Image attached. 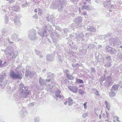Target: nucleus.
Listing matches in <instances>:
<instances>
[{
  "label": "nucleus",
  "mask_w": 122,
  "mask_h": 122,
  "mask_svg": "<svg viewBox=\"0 0 122 122\" xmlns=\"http://www.w3.org/2000/svg\"><path fill=\"white\" fill-rule=\"evenodd\" d=\"M35 73V72L31 71L30 70L27 69L26 71L25 76L27 77L31 78L34 76Z\"/></svg>",
  "instance_id": "nucleus-10"
},
{
  "label": "nucleus",
  "mask_w": 122,
  "mask_h": 122,
  "mask_svg": "<svg viewBox=\"0 0 122 122\" xmlns=\"http://www.w3.org/2000/svg\"><path fill=\"white\" fill-rule=\"evenodd\" d=\"M109 43L112 46H117L120 45L121 43L119 39H115V38H111L109 40Z\"/></svg>",
  "instance_id": "nucleus-5"
},
{
  "label": "nucleus",
  "mask_w": 122,
  "mask_h": 122,
  "mask_svg": "<svg viewBox=\"0 0 122 122\" xmlns=\"http://www.w3.org/2000/svg\"><path fill=\"white\" fill-rule=\"evenodd\" d=\"M82 18L81 17H77L75 18L74 20L76 24H79L82 22Z\"/></svg>",
  "instance_id": "nucleus-14"
},
{
  "label": "nucleus",
  "mask_w": 122,
  "mask_h": 122,
  "mask_svg": "<svg viewBox=\"0 0 122 122\" xmlns=\"http://www.w3.org/2000/svg\"><path fill=\"white\" fill-rule=\"evenodd\" d=\"M117 71L119 73H122V67H120L117 68Z\"/></svg>",
  "instance_id": "nucleus-35"
},
{
  "label": "nucleus",
  "mask_w": 122,
  "mask_h": 122,
  "mask_svg": "<svg viewBox=\"0 0 122 122\" xmlns=\"http://www.w3.org/2000/svg\"><path fill=\"white\" fill-rule=\"evenodd\" d=\"M71 0V1L73 3L76 2L78 1V0Z\"/></svg>",
  "instance_id": "nucleus-61"
},
{
  "label": "nucleus",
  "mask_w": 122,
  "mask_h": 122,
  "mask_svg": "<svg viewBox=\"0 0 122 122\" xmlns=\"http://www.w3.org/2000/svg\"><path fill=\"white\" fill-rule=\"evenodd\" d=\"M95 95L97 96H99L100 95L98 92L96 90H95Z\"/></svg>",
  "instance_id": "nucleus-47"
},
{
  "label": "nucleus",
  "mask_w": 122,
  "mask_h": 122,
  "mask_svg": "<svg viewBox=\"0 0 122 122\" xmlns=\"http://www.w3.org/2000/svg\"><path fill=\"white\" fill-rule=\"evenodd\" d=\"M91 70L92 72H94L95 71V69L94 68H91Z\"/></svg>",
  "instance_id": "nucleus-57"
},
{
  "label": "nucleus",
  "mask_w": 122,
  "mask_h": 122,
  "mask_svg": "<svg viewBox=\"0 0 122 122\" xmlns=\"http://www.w3.org/2000/svg\"><path fill=\"white\" fill-rule=\"evenodd\" d=\"M17 52H16L12 53L10 54V57H11L12 58H15L17 56Z\"/></svg>",
  "instance_id": "nucleus-25"
},
{
  "label": "nucleus",
  "mask_w": 122,
  "mask_h": 122,
  "mask_svg": "<svg viewBox=\"0 0 122 122\" xmlns=\"http://www.w3.org/2000/svg\"><path fill=\"white\" fill-rule=\"evenodd\" d=\"M78 93L82 95L85 93V92L81 89H80L78 91Z\"/></svg>",
  "instance_id": "nucleus-41"
},
{
  "label": "nucleus",
  "mask_w": 122,
  "mask_h": 122,
  "mask_svg": "<svg viewBox=\"0 0 122 122\" xmlns=\"http://www.w3.org/2000/svg\"><path fill=\"white\" fill-rule=\"evenodd\" d=\"M51 84H53V85H52L51 86V87H53L55 85V84L54 82H52L51 83Z\"/></svg>",
  "instance_id": "nucleus-64"
},
{
  "label": "nucleus",
  "mask_w": 122,
  "mask_h": 122,
  "mask_svg": "<svg viewBox=\"0 0 122 122\" xmlns=\"http://www.w3.org/2000/svg\"><path fill=\"white\" fill-rule=\"evenodd\" d=\"M38 15L40 16L42 14V10L40 8H38Z\"/></svg>",
  "instance_id": "nucleus-36"
},
{
  "label": "nucleus",
  "mask_w": 122,
  "mask_h": 122,
  "mask_svg": "<svg viewBox=\"0 0 122 122\" xmlns=\"http://www.w3.org/2000/svg\"><path fill=\"white\" fill-rule=\"evenodd\" d=\"M18 35L16 33H14L11 36V38L13 40H17L18 41H19L20 39L18 37Z\"/></svg>",
  "instance_id": "nucleus-16"
},
{
  "label": "nucleus",
  "mask_w": 122,
  "mask_h": 122,
  "mask_svg": "<svg viewBox=\"0 0 122 122\" xmlns=\"http://www.w3.org/2000/svg\"><path fill=\"white\" fill-rule=\"evenodd\" d=\"M68 88L71 91L74 93L76 92L78 90V89L76 86H68Z\"/></svg>",
  "instance_id": "nucleus-15"
},
{
  "label": "nucleus",
  "mask_w": 122,
  "mask_h": 122,
  "mask_svg": "<svg viewBox=\"0 0 122 122\" xmlns=\"http://www.w3.org/2000/svg\"><path fill=\"white\" fill-rule=\"evenodd\" d=\"M111 47H110L109 46H106L105 50L106 51L109 52L110 50L111 49Z\"/></svg>",
  "instance_id": "nucleus-34"
},
{
  "label": "nucleus",
  "mask_w": 122,
  "mask_h": 122,
  "mask_svg": "<svg viewBox=\"0 0 122 122\" xmlns=\"http://www.w3.org/2000/svg\"><path fill=\"white\" fill-rule=\"evenodd\" d=\"M10 15L11 17L10 18V19L12 21L13 20L15 25H20V20L14 12H10Z\"/></svg>",
  "instance_id": "nucleus-3"
},
{
  "label": "nucleus",
  "mask_w": 122,
  "mask_h": 122,
  "mask_svg": "<svg viewBox=\"0 0 122 122\" xmlns=\"http://www.w3.org/2000/svg\"><path fill=\"white\" fill-rule=\"evenodd\" d=\"M113 91H111L109 92V95L110 97H113L115 96L116 95V93Z\"/></svg>",
  "instance_id": "nucleus-27"
},
{
  "label": "nucleus",
  "mask_w": 122,
  "mask_h": 122,
  "mask_svg": "<svg viewBox=\"0 0 122 122\" xmlns=\"http://www.w3.org/2000/svg\"><path fill=\"white\" fill-rule=\"evenodd\" d=\"M14 1V0H10L9 1L10 3H12Z\"/></svg>",
  "instance_id": "nucleus-60"
},
{
  "label": "nucleus",
  "mask_w": 122,
  "mask_h": 122,
  "mask_svg": "<svg viewBox=\"0 0 122 122\" xmlns=\"http://www.w3.org/2000/svg\"><path fill=\"white\" fill-rule=\"evenodd\" d=\"M51 79H46V82H50L51 81Z\"/></svg>",
  "instance_id": "nucleus-59"
},
{
  "label": "nucleus",
  "mask_w": 122,
  "mask_h": 122,
  "mask_svg": "<svg viewBox=\"0 0 122 122\" xmlns=\"http://www.w3.org/2000/svg\"><path fill=\"white\" fill-rule=\"evenodd\" d=\"M105 103L106 105V107L107 108L108 110H109L110 109V105L109 103L107 101H105Z\"/></svg>",
  "instance_id": "nucleus-33"
},
{
  "label": "nucleus",
  "mask_w": 122,
  "mask_h": 122,
  "mask_svg": "<svg viewBox=\"0 0 122 122\" xmlns=\"http://www.w3.org/2000/svg\"><path fill=\"white\" fill-rule=\"evenodd\" d=\"M73 101L71 98L69 97L68 99V105L69 106L71 105L72 104Z\"/></svg>",
  "instance_id": "nucleus-29"
},
{
  "label": "nucleus",
  "mask_w": 122,
  "mask_h": 122,
  "mask_svg": "<svg viewBox=\"0 0 122 122\" xmlns=\"http://www.w3.org/2000/svg\"><path fill=\"white\" fill-rule=\"evenodd\" d=\"M87 103V102H86L83 105L84 106V108L85 109H86L87 108V107L86 106V104Z\"/></svg>",
  "instance_id": "nucleus-50"
},
{
  "label": "nucleus",
  "mask_w": 122,
  "mask_h": 122,
  "mask_svg": "<svg viewBox=\"0 0 122 122\" xmlns=\"http://www.w3.org/2000/svg\"><path fill=\"white\" fill-rule=\"evenodd\" d=\"M4 52H5V54H6L8 52L7 50V49H5L4 50Z\"/></svg>",
  "instance_id": "nucleus-63"
},
{
  "label": "nucleus",
  "mask_w": 122,
  "mask_h": 122,
  "mask_svg": "<svg viewBox=\"0 0 122 122\" xmlns=\"http://www.w3.org/2000/svg\"><path fill=\"white\" fill-rule=\"evenodd\" d=\"M76 81L77 82H79L80 83H83V81L82 80L80 79H77Z\"/></svg>",
  "instance_id": "nucleus-46"
},
{
  "label": "nucleus",
  "mask_w": 122,
  "mask_h": 122,
  "mask_svg": "<svg viewBox=\"0 0 122 122\" xmlns=\"http://www.w3.org/2000/svg\"><path fill=\"white\" fill-rule=\"evenodd\" d=\"M106 60L107 61H111V57L110 56H107L106 58Z\"/></svg>",
  "instance_id": "nucleus-45"
},
{
  "label": "nucleus",
  "mask_w": 122,
  "mask_h": 122,
  "mask_svg": "<svg viewBox=\"0 0 122 122\" xmlns=\"http://www.w3.org/2000/svg\"><path fill=\"white\" fill-rule=\"evenodd\" d=\"M34 105V103L33 102L29 104V106L30 107L32 106H33Z\"/></svg>",
  "instance_id": "nucleus-58"
},
{
  "label": "nucleus",
  "mask_w": 122,
  "mask_h": 122,
  "mask_svg": "<svg viewBox=\"0 0 122 122\" xmlns=\"http://www.w3.org/2000/svg\"><path fill=\"white\" fill-rule=\"evenodd\" d=\"M61 92V91L59 90L56 91L55 92V94L53 96L54 99H56V101L58 100V97L63 99L64 98V97L63 96L60 95V93Z\"/></svg>",
  "instance_id": "nucleus-8"
},
{
  "label": "nucleus",
  "mask_w": 122,
  "mask_h": 122,
  "mask_svg": "<svg viewBox=\"0 0 122 122\" xmlns=\"http://www.w3.org/2000/svg\"><path fill=\"white\" fill-rule=\"evenodd\" d=\"M33 17L35 19H36L37 18V14H35L33 16Z\"/></svg>",
  "instance_id": "nucleus-56"
},
{
  "label": "nucleus",
  "mask_w": 122,
  "mask_h": 122,
  "mask_svg": "<svg viewBox=\"0 0 122 122\" xmlns=\"http://www.w3.org/2000/svg\"><path fill=\"white\" fill-rule=\"evenodd\" d=\"M116 52V50L114 48H112L109 53L112 54H115Z\"/></svg>",
  "instance_id": "nucleus-31"
},
{
  "label": "nucleus",
  "mask_w": 122,
  "mask_h": 122,
  "mask_svg": "<svg viewBox=\"0 0 122 122\" xmlns=\"http://www.w3.org/2000/svg\"><path fill=\"white\" fill-rule=\"evenodd\" d=\"M75 35L76 39L77 41H80L81 40V39L84 37V36L82 33H79L77 32L76 33H73V35Z\"/></svg>",
  "instance_id": "nucleus-9"
},
{
  "label": "nucleus",
  "mask_w": 122,
  "mask_h": 122,
  "mask_svg": "<svg viewBox=\"0 0 122 122\" xmlns=\"http://www.w3.org/2000/svg\"><path fill=\"white\" fill-rule=\"evenodd\" d=\"M106 80V78L105 76H102L100 79L99 81L101 85L103 83V81Z\"/></svg>",
  "instance_id": "nucleus-28"
},
{
  "label": "nucleus",
  "mask_w": 122,
  "mask_h": 122,
  "mask_svg": "<svg viewBox=\"0 0 122 122\" xmlns=\"http://www.w3.org/2000/svg\"><path fill=\"white\" fill-rule=\"evenodd\" d=\"M29 37L32 40H35L37 39L36 36V32L35 30H33L30 31L28 35Z\"/></svg>",
  "instance_id": "nucleus-7"
},
{
  "label": "nucleus",
  "mask_w": 122,
  "mask_h": 122,
  "mask_svg": "<svg viewBox=\"0 0 122 122\" xmlns=\"http://www.w3.org/2000/svg\"><path fill=\"white\" fill-rule=\"evenodd\" d=\"M29 4L28 3H27L26 1L25 2V4H22L21 5V6L22 8H24L25 7H26Z\"/></svg>",
  "instance_id": "nucleus-43"
},
{
  "label": "nucleus",
  "mask_w": 122,
  "mask_h": 122,
  "mask_svg": "<svg viewBox=\"0 0 122 122\" xmlns=\"http://www.w3.org/2000/svg\"><path fill=\"white\" fill-rule=\"evenodd\" d=\"M4 19L5 20V24H7L9 20L8 17L5 15Z\"/></svg>",
  "instance_id": "nucleus-37"
},
{
  "label": "nucleus",
  "mask_w": 122,
  "mask_h": 122,
  "mask_svg": "<svg viewBox=\"0 0 122 122\" xmlns=\"http://www.w3.org/2000/svg\"><path fill=\"white\" fill-rule=\"evenodd\" d=\"M19 94L20 97L23 98H26L29 94V92L28 90V88L24 86L23 83L19 84Z\"/></svg>",
  "instance_id": "nucleus-1"
},
{
  "label": "nucleus",
  "mask_w": 122,
  "mask_h": 122,
  "mask_svg": "<svg viewBox=\"0 0 122 122\" xmlns=\"http://www.w3.org/2000/svg\"><path fill=\"white\" fill-rule=\"evenodd\" d=\"M111 4L110 1L108 0L103 2V4L104 6L105 7H111L110 6Z\"/></svg>",
  "instance_id": "nucleus-17"
},
{
  "label": "nucleus",
  "mask_w": 122,
  "mask_h": 122,
  "mask_svg": "<svg viewBox=\"0 0 122 122\" xmlns=\"http://www.w3.org/2000/svg\"><path fill=\"white\" fill-rule=\"evenodd\" d=\"M6 77V75L5 73H2L0 75V81L4 80Z\"/></svg>",
  "instance_id": "nucleus-26"
},
{
  "label": "nucleus",
  "mask_w": 122,
  "mask_h": 122,
  "mask_svg": "<svg viewBox=\"0 0 122 122\" xmlns=\"http://www.w3.org/2000/svg\"><path fill=\"white\" fill-rule=\"evenodd\" d=\"M92 9V7L89 5L86 6L82 5L81 8L82 10H90Z\"/></svg>",
  "instance_id": "nucleus-18"
},
{
  "label": "nucleus",
  "mask_w": 122,
  "mask_h": 122,
  "mask_svg": "<svg viewBox=\"0 0 122 122\" xmlns=\"http://www.w3.org/2000/svg\"><path fill=\"white\" fill-rule=\"evenodd\" d=\"M68 31V30L67 28H65L64 29V31L65 33H66Z\"/></svg>",
  "instance_id": "nucleus-49"
},
{
  "label": "nucleus",
  "mask_w": 122,
  "mask_h": 122,
  "mask_svg": "<svg viewBox=\"0 0 122 122\" xmlns=\"http://www.w3.org/2000/svg\"><path fill=\"white\" fill-rule=\"evenodd\" d=\"M113 81L110 76L107 77L105 82L104 83V86L107 87L111 86L113 83Z\"/></svg>",
  "instance_id": "nucleus-4"
},
{
  "label": "nucleus",
  "mask_w": 122,
  "mask_h": 122,
  "mask_svg": "<svg viewBox=\"0 0 122 122\" xmlns=\"http://www.w3.org/2000/svg\"><path fill=\"white\" fill-rule=\"evenodd\" d=\"M87 13L86 12H85L82 13V15H86Z\"/></svg>",
  "instance_id": "nucleus-62"
},
{
  "label": "nucleus",
  "mask_w": 122,
  "mask_h": 122,
  "mask_svg": "<svg viewBox=\"0 0 122 122\" xmlns=\"http://www.w3.org/2000/svg\"><path fill=\"white\" fill-rule=\"evenodd\" d=\"M46 26L42 27L39 30L40 31L38 34L42 37H44L47 36V32L46 31Z\"/></svg>",
  "instance_id": "nucleus-6"
},
{
  "label": "nucleus",
  "mask_w": 122,
  "mask_h": 122,
  "mask_svg": "<svg viewBox=\"0 0 122 122\" xmlns=\"http://www.w3.org/2000/svg\"><path fill=\"white\" fill-rule=\"evenodd\" d=\"M111 61H107L106 64L105 65V66L107 67L110 66H111Z\"/></svg>",
  "instance_id": "nucleus-38"
},
{
  "label": "nucleus",
  "mask_w": 122,
  "mask_h": 122,
  "mask_svg": "<svg viewBox=\"0 0 122 122\" xmlns=\"http://www.w3.org/2000/svg\"><path fill=\"white\" fill-rule=\"evenodd\" d=\"M50 34L51 37L53 39L58 38L59 36L58 33L56 32H54L52 33H50Z\"/></svg>",
  "instance_id": "nucleus-20"
},
{
  "label": "nucleus",
  "mask_w": 122,
  "mask_h": 122,
  "mask_svg": "<svg viewBox=\"0 0 122 122\" xmlns=\"http://www.w3.org/2000/svg\"><path fill=\"white\" fill-rule=\"evenodd\" d=\"M56 1L58 3L57 6L59 9H61L62 8V0H56Z\"/></svg>",
  "instance_id": "nucleus-21"
},
{
  "label": "nucleus",
  "mask_w": 122,
  "mask_h": 122,
  "mask_svg": "<svg viewBox=\"0 0 122 122\" xmlns=\"http://www.w3.org/2000/svg\"><path fill=\"white\" fill-rule=\"evenodd\" d=\"M117 57L119 59V60L120 59L121 61H122V51L121 53V52L118 53Z\"/></svg>",
  "instance_id": "nucleus-32"
},
{
  "label": "nucleus",
  "mask_w": 122,
  "mask_h": 122,
  "mask_svg": "<svg viewBox=\"0 0 122 122\" xmlns=\"http://www.w3.org/2000/svg\"><path fill=\"white\" fill-rule=\"evenodd\" d=\"M66 76L69 79H72L73 78L72 76L70 74H66Z\"/></svg>",
  "instance_id": "nucleus-40"
},
{
  "label": "nucleus",
  "mask_w": 122,
  "mask_h": 122,
  "mask_svg": "<svg viewBox=\"0 0 122 122\" xmlns=\"http://www.w3.org/2000/svg\"><path fill=\"white\" fill-rule=\"evenodd\" d=\"M40 118L39 117H37L35 118L34 119L35 122H38L40 120Z\"/></svg>",
  "instance_id": "nucleus-44"
},
{
  "label": "nucleus",
  "mask_w": 122,
  "mask_h": 122,
  "mask_svg": "<svg viewBox=\"0 0 122 122\" xmlns=\"http://www.w3.org/2000/svg\"><path fill=\"white\" fill-rule=\"evenodd\" d=\"M47 29L49 30V33L51 32L52 30H53V29L51 28V25H49L48 26Z\"/></svg>",
  "instance_id": "nucleus-39"
},
{
  "label": "nucleus",
  "mask_w": 122,
  "mask_h": 122,
  "mask_svg": "<svg viewBox=\"0 0 122 122\" xmlns=\"http://www.w3.org/2000/svg\"><path fill=\"white\" fill-rule=\"evenodd\" d=\"M6 41L7 40V41H8L10 43V44H11V43H14V42H11V41H10V39L9 38H7V39L6 40V39H5V41H6Z\"/></svg>",
  "instance_id": "nucleus-48"
},
{
  "label": "nucleus",
  "mask_w": 122,
  "mask_h": 122,
  "mask_svg": "<svg viewBox=\"0 0 122 122\" xmlns=\"http://www.w3.org/2000/svg\"><path fill=\"white\" fill-rule=\"evenodd\" d=\"M7 80L5 79L4 80L0 81V86L2 88H5L7 84Z\"/></svg>",
  "instance_id": "nucleus-13"
},
{
  "label": "nucleus",
  "mask_w": 122,
  "mask_h": 122,
  "mask_svg": "<svg viewBox=\"0 0 122 122\" xmlns=\"http://www.w3.org/2000/svg\"><path fill=\"white\" fill-rule=\"evenodd\" d=\"M87 30L90 31L94 32L96 31V29L94 27H88Z\"/></svg>",
  "instance_id": "nucleus-24"
},
{
  "label": "nucleus",
  "mask_w": 122,
  "mask_h": 122,
  "mask_svg": "<svg viewBox=\"0 0 122 122\" xmlns=\"http://www.w3.org/2000/svg\"><path fill=\"white\" fill-rule=\"evenodd\" d=\"M36 54L37 55H39L41 54V52L40 51H36Z\"/></svg>",
  "instance_id": "nucleus-54"
},
{
  "label": "nucleus",
  "mask_w": 122,
  "mask_h": 122,
  "mask_svg": "<svg viewBox=\"0 0 122 122\" xmlns=\"http://www.w3.org/2000/svg\"><path fill=\"white\" fill-rule=\"evenodd\" d=\"M39 82V84L41 86L44 85L45 84L46 85L45 80L42 79L41 77L40 78Z\"/></svg>",
  "instance_id": "nucleus-23"
},
{
  "label": "nucleus",
  "mask_w": 122,
  "mask_h": 122,
  "mask_svg": "<svg viewBox=\"0 0 122 122\" xmlns=\"http://www.w3.org/2000/svg\"><path fill=\"white\" fill-rule=\"evenodd\" d=\"M47 78H52L53 77L54 74H52L50 72H48L47 73Z\"/></svg>",
  "instance_id": "nucleus-30"
},
{
  "label": "nucleus",
  "mask_w": 122,
  "mask_h": 122,
  "mask_svg": "<svg viewBox=\"0 0 122 122\" xmlns=\"http://www.w3.org/2000/svg\"><path fill=\"white\" fill-rule=\"evenodd\" d=\"M64 71V72L66 73V74H68V73H69V70H68L67 69L65 70Z\"/></svg>",
  "instance_id": "nucleus-53"
},
{
  "label": "nucleus",
  "mask_w": 122,
  "mask_h": 122,
  "mask_svg": "<svg viewBox=\"0 0 122 122\" xmlns=\"http://www.w3.org/2000/svg\"><path fill=\"white\" fill-rule=\"evenodd\" d=\"M78 64L77 63H75L74 64H72V66L73 67H76L78 65Z\"/></svg>",
  "instance_id": "nucleus-51"
},
{
  "label": "nucleus",
  "mask_w": 122,
  "mask_h": 122,
  "mask_svg": "<svg viewBox=\"0 0 122 122\" xmlns=\"http://www.w3.org/2000/svg\"><path fill=\"white\" fill-rule=\"evenodd\" d=\"M46 57L48 61H52L54 60L53 57L51 55L47 54Z\"/></svg>",
  "instance_id": "nucleus-22"
},
{
  "label": "nucleus",
  "mask_w": 122,
  "mask_h": 122,
  "mask_svg": "<svg viewBox=\"0 0 122 122\" xmlns=\"http://www.w3.org/2000/svg\"><path fill=\"white\" fill-rule=\"evenodd\" d=\"M88 114L87 112H86L83 114L82 115V117L84 118H85L86 117L88 116Z\"/></svg>",
  "instance_id": "nucleus-42"
},
{
  "label": "nucleus",
  "mask_w": 122,
  "mask_h": 122,
  "mask_svg": "<svg viewBox=\"0 0 122 122\" xmlns=\"http://www.w3.org/2000/svg\"><path fill=\"white\" fill-rule=\"evenodd\" d=\"M9 75L10 77L14 79L20 80L22 78V74L20 71L15 72L13 70H11L10 72Z\"/></svg>",
  "instance_id": "nucleus-2"
},
{
  "label": "nucleus",
  "mask_w": 122,
  "mask_h": 122,
  "mask_svg": "<svg viewBox=\"0 0 122 122\" xmlns=\"http://www.w3.org/2000/svg\"><path fill=\"white\" fill-rule=\"evenodd\" d=\"M115 118L116 119V120L117 121L119 122L120 121L118 120L119 119V117H118L117 116H116L115 117Z\"/></svg>",
  "instance_id": "nucleus-55"
},
{
  "label": "nucleus",
  "mask_w": 122,
  "mask_h": 122,
  "mask_svg": "<svg viewBox=\"0 0 122 122\" xmlns=\"http://www.w3.org/2000/svg\"><path fill=\"white\" fill-rule=\"evenodd\" d=\"M89 46H90L92 48H93L95 47V46L93 44H91Z\"/></svg>",
  "instance_id": "nucleus-52"
},
{
  "label": "nucleus",
  "mask_w": 122,
  "mask_h": 122,
  "mask_svg": "<svg viewBox=\"0 0 122 122\" xmlns=\"http://www.w3.org/2000/svg\"><path fill=\"white\" fill-rule=\"evenodd\" d=\"M111 33H108L106 35L104 36L102 35H100L99 36V38L100 39H105V38L106 37H109L111 35Z\"/></svg>",
  "instance_id": "nucleus-19"
},
{
  "label": "nucleus",
  "mask_w": 122,
  "mask_h": 122,
  "mask_svg": "<svg viewBox=\"0 0 122 122\" xmlns=\"http://www.w3.org/2000/svg\"><path fill=\"white\" fill-rule=\"evenodd\" d=\"M27 112L25 110V108L24 107L22 108V109L19 112L20 117H24L27 114Z\"/></svg>",
  "instance_id": "nucleus-12"
},
{
  "label": "nucleus",
  "mask_w": 122,
  "mask_h": 122,
  "mask_svg": "<svg viewBox=\"0 0 122 122\" xmlns=\"http://www.w3.org/2000/svg\"><path fill=\"white\" fill-rule=\"evenodd\" d=\"M121 82H119L118 84L113 85L111 89H110L111 91H114L115 92L117 90L118 87L120 86L121 87Z\"/></svg>",
  "instance_id": "nucleus-11"
}]
</instances>
